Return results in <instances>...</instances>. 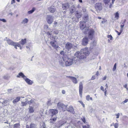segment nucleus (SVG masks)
I'll list each match as a JSON object with an SVG mask.
<instances>
[{
    "label": "nucleus",
    "instance_id": "1",
    "mask_svg": "<svg viewBox=\"0 0 128 128\" xmlns=\"http://www.w3.org/2000/svg\"><path fill=\"white\" fill-rule=\"evenodd\" d=\"M62 59L64 62L66 66H69L72 65L74 63L76 64L78 62V59L74 57L71 58H68L67 56H66L62 57Z\"/></svg>",
    "mask_w": 128,
    "mask_h": 128
},
{
    "label": "nucleus",
    "instance_id": "2",
    "mask_svg": "<svg viewBox=\"0 0 128 128\" xmlns=\"http://www.w3.org/2000/svg\"><path fill=\"white\" fill-rule=\"evenodd\" d=\"M28 104H29V107L28 108L29 112L30 113L33 112L34 111L33 108L37 107V104L35 102L34 100L33 99H32L30 101H28Z\"/></svg>",
    "mask_w": 128,
    "mask_h": 128
},
{
    "label": "nucleus",
    "instance_id": "3",
    "mask_svg": "<svg viewBox=\"0 0 128 128\" xmlns=\"http://www.w3.org/2000/svg\"><path fill=\"white\" fill-rule=\"evenodd\" d=\"M83 31L85 34H87L88 31V36L89 38L91 40L92 39L94 33V30L92 29L88 30V28L87 27Z\"/></svg>",
    "mask_w": 128,
    "mask_h": 128
},
{
    "label": "nucleus",
    "instance_id": "4",
    "mask_svg": "<svg viewBox=\"0 0 128 128\" xmlns=\"http://www.w3.org/2000/svg\"><path fill=\"white\" fill-rule=\"evenodd\" d=\"M6 42L9 45L11 46H13L16 49H17V46L19 47L20 49H22V47L20 44L18 43L14 42L12 40L8 38V40H6Z\"/></svg>",
    "mask_w": 128,
    "mask_h": 128
},
{
    "label": "nucleus",
    "instance_id": "5",
    "mask_svg": "<svg viewBox=\"0 0 128 128\" xmlns=\"http://www.w3.org/2000/svg\"><path fill=\"white\" fill-rule=\"evenodd\" d=\"M94 7L96 10L98 12L101 10L102 8V4L100 3H96L94 5Z\"/></svg>",
    "mask_w": 128,
    "mask_h": 128
},
{
    "label": "nucleus",
    "instance_id": "6",
    "mask_svg": "<svg viewBox=\"0 0 128 128\" xmlns=\"http://www.w3.org/2000/svg\"><path fill=\"white\" fill-rule=\"evenodd\" d=\"M67 106L64 104L59 102L58 104L57 107L60 109H62L63 111H65L66 108Z\"/></svg>",
    "mask_w": 128,
    "mask_h": 128
},
{
    "label": "nucleus",
    "instance_id": "7",
    "mask_svg": "<svg viewBox=\"0 0 128 128\" xmlns=\"http://www.w3.org/2000/svg\"><path fill=\"white\" fill-rule=\"evenodd\" d=\"M54 17L50 15H47L46 16V20L47 22L51 24L52 22Z\"/></svg>",
    "mask_w": 128,
    "mask_h": 128
},
{
    "label": "nucleus",
    "instance_id": "8",
    "mask_svg": "<svg viewBox=\"0 0 128 128\" xmlns=\"http://www.w3.org/2000/svg\"><path fill=\"white\" fill-rule=\"evenodd\" d=\"M81 52L85 55L86 56H88L89 54V52L88 50V49L87 48H86L84 49H82L81 50Z\"/></svg>",
    "mask_w": 128,
    "mask_h": 128
},
{
    "label": "nucleus",
    "instance_id": "9",
    "mask_svg": "<svg viewBox=\"0 0 128 128\" xmlns=\"http://www.w3.org/2000/svg\"><path fill=\"white\" fill-rule=\"evenodd\" d=\"M83 88V84L82 82H80L79 83V91L80 96V97H82V91Z\"/></svg>",
    "mask_w": 128,
    "mask_h": 128
},
{
    "label": "nucleus",
    "instance_id": "10",
    "mask_svg": "<svg viewBox=\"0 0 128 128\" xmlns=\"http://www.w3.org/2000/svg\"><path fill=\"white\" fill-rule=\"evenodd\" d=\"M86 22H80V27L81 30H85L86 27Z\"/></svg>",
    "mask_w": 128,
    "mask_h": 128
},
{
    "label": "nucleus",
    "instance_id": "11",
    "mask_svg": "<svg viewBox=\"0 0 128 128\" xmlns=\"http://www.w3.org/2000/svg\"><path fill=\"white\" fill-rule=\"evenodd\" d=\"M68 77L71 80L74 84H76L78 83V82L76 78L72 76H68Z\"/></svg>",
    "mask_w": 128,
    "mask_h": 128
},
{
    "label": "nucleus",
    "instance_id": "12",
    "mask_svg": "<svg viewBox=\"0 0 128 128\" xmlns=\"http://www.w3.org/2000/svg\"><path fill=\"white\" fill-rule=\"evenodd\" d=\"M88 42V38L85 37L83 38L82 41V44L83 45L85 46L87 44Z\"/></svg>",
    "mask_w": 128,
    "mask_h": 128
},
{
    "label": "nucleus",
    "instance_id": "13",
    "mask_svg": "<svg viewBox=\"0 0 128 128\" xmlns=\"http://www.w3.org/2000/svg\"><path fill=\"white\" fill-rule=\"evenodd\" d=\"M50 112L53 116L55 115L58 113V111L56 109H51L50 110Z\"/></svg>",
    "mask_w": 128,
    "mask_h": 128
},
{
    "label": "nucleus",
    "instance_id": "14",
    "mask_svg": "<svg viewBox=\"0 0 128 128\" xmlns=\"http://www.w3.org/2000/svg\"><path fill=\"white\" fill-rule=\"evenodd\" d=\"M72 47V44L70 42H68L65 46V48L67 50H69Z\"/></svg>",
    "mask_w": 128,
    "mask_h": 128
},
{
    "label": "nucleus",
    "instance_id": "15",
    "mask_svg": "<svg viewBox=\"0 0 128 128\" xmlns=\"http://www.w3.org/2000/svg\"><path fill=\"white\" fill-rule=\"evenodd\" d=\"M62 8L64 10L68 9L69 7V4L68 3L63 4L62 5Z\"/></svg>",
    "mask_w": 128,
    "mask_h": 128
},
{
    "label": "nucleus",
    "instance_id": "16",
    "mask_svg": "<svg viewBox=\"0 0 128 128\" xmlns=\"http://www.w3.org/2000/svg\"><path fill=\"white\" fill-rule=\"evenodd\" d=\"M26 82L29 85H32L33 83V82L30 80L29 78H27L26 77L24 79Z\"/></svg>",
    "mask_w": 128,
    "mask_h": 128
},
{
    "label": "nucleus",
    "instance_id": "17",
    "mask_svg": "<svg viewBox=\"0 0 128 128\" xmlns=\"http://www.w3.org/2000/svg\"><path fill=\"white\" fill-rule=\"evenodd\" d=\"M17 77L18 78H20V77L23 78L24 79L26 77V76H25L24 74L22 72H20L18 74L17 76Z\"/></svg>",
    "mask_w": 128,
    "mask_h": 128
},
{
    "label": "nucleus",
    "instance_id": "18",
    "mask_svg": "<svg viewBox=\"0 0 128 128\" xmlns=\"http://www.w3.org/2000/svg\"><path fill=\"white\" fill-rule=\"evenodd\" d=\"M81 54H82V53L80 52H76L75 54V56L77 57V58H76L78 59V62L79 61L78 58L80 57Z\"/></svg>",
    "mask_w": 128,
    "mask_h": 128
},
{
    "label": "nucleus",
    "instance_id": "19",
    "mask_svg": "<svg viewBox=\"0 0 128 128\" xmlns=\"http://www.w3.org/2000/svg\"><path fill=\"white\" fill-rule=\"evenodd\" d=\"M82 15V14L81 12H79L78 11L76 12L75 15L77 18H80L81 16Z\"/></svg>",
    "mask_w": 128,
    "mask_h": 128
},
{
    "label": "nucleus",
    "instance_id": "20",
    "mask_svg": "<svg viewBox=\"0 0 128 128\" xmlns=\"http://www.w3.org/2000/svg\"><path fill=\"white\" fill-rule=\"evenodd\" d=\"M28 101H30L28 100V98H27L26 99V101L25 102H22V106H26L27 104H28Z\"/></svg>",
    "mask_w": 128,
    "mask_h": 128
},
{
    "label": "nucleus",
    "instance_id": "21",
    "mask_svg": "<svg viewBox=\"0 0 128 128\" xmlns=\"http://www.w3.org/2000/svg\"><path fill=\"white\" fill-rule=\"evenodd\" d=\"M48 10L50 12L53 13L56 10L54 6H51L48 8Z\"/></svg>",
    "mask_w": 128,
    "mask_h": 128
},
{
    "label": "nucleus",
    "instance_id": "22",
    "mask_svg": "<svg viewBox=\"0 0 128 128\" xmlns=\"http://www.w3.org/2000/svg\"><path fill=\"white\" fill-rule=\"evenodd\" d=\"M55 42L54 41H52L51 42L50 44L51 46L54 48H57L58 46L55 44Z\"/></svg>",
    "mask_w": 128,
    "mask_h": 128
},
{
    "label": "nucleus",
    "instance_id": "23",
    "mask_svg": "<svg viewBox=\"0 0 128 128\" xmlns=\"http://www.w3.org/2000/svg\"><path fill=\"white\" fill-rule=\"evenodd\" d=\"M20 97H18L14 99L12 101V102L14 104H16L17 102H19L20 99Z\"/></svg>",
    "mask_w": 128,
    "mask_h": 128
},
{
    "label": "nucleus",
    "instance_id": "24",
    "mask_svg": "<svg viewBox=\"0 0 128 128\" xmlns=\"http://www.w3.org/2000/svg\"><path fill=\"white\" fill-rule=\"evenodd\" d=\"M67 110L70 112L73 113L74 112V109L72 106H70L67 109Z\"/></svg>",
    "mask_w": 128,
    "mask_h": 128
},
{
    "label": "nucleus",
    "instance_id": "25",
    "mask_svg": "<svg viewBox=\"0 0 128 128\" xmlns=\"http://www.w3.org/2000/svg\"><path fill=\"white\" fill-rule=\"evenodd\" d=\"M53 116H52V117L51 119L50 120V122H51L53 123L54 122H55V121L56 120L57 117L56 116L55 117H53Z\"/></svg>",
    "mask_w": 128,
    "mask_h": 128
},
{
    "label": "nucleus",
    "instance_id": "26",
    "mask_svg": "<svg viewBox=\"0 0 128 128\" xmlns=\"http://www.w3.org/2000/svg\"><path fill=\"white\" fill-rule=\"evenodd\" d=\"M28 22V20L27 18L24 19L22 21L21 23L22 24H26Z\"/></svg>",
    "mask_w": 128,
    "mask_h": 128
},
{
    "label": "nucleus",
    "instance_id": "27",
    "mask_svg": "<svg viewBox=\"0 0 128 128\" xmlns=\"http://www.w3.org/2000/svg\"><path fill=\"white\" fill-rule=\"evenodd\" d=\"M62 58L60 59L59 60V62L60 64L62 66H64V62L62 60Z\"/></svg>",
    "mask_w": 128,
    "mask_h": 128
},
{
    "label": "nucleus",
    "instance_id": "28",
    "mask_svg": "<svg viewBox=\"0 0 128 128\" xmlns=\"http://www.w3.org/2000/svg\"><path fill=\"white\" fill-rule=\"evenodd\" d=\"M76 10L74 6H72L70 10V12L72 13H73Z\"/></svg>",
    "mask_w": 128,
    "mask_h": 128
},
{
    "label": "nucleus",
    "instance_id": "29",
    "mask_svg": "<svg viewBox=\"0 0 128 128\" xmlns=\"http://www.w3.org/2000/svg\"><path fill=\"white\" fill-rule=\"evenodd\" d=\"M26 39H24V40H22L20 42V43L22 44L23 45L26 42Z\"/></svg>",
    "mask_w": 128,
    "mask_h": 128
},
{
    "label": "nucleus",
    "instance_id": "30",
    "mask_svg": "<svg viewBox=\"0 0 128 128\" xmlns=\"http://www.w3.org/2000/svg\"><path fill=\"white\" fill-rule=\"evenodd\" d=\"M125 21H126V20H125L124 22L122 23V24L120 25V27L121 28V29H120V30H121V32H122V31L123 30V28L124 25V23L125 22Z\"/></svg>",
    "mask_w": 128,
    "mask_h": 128
},
{
    "label": "nucleus",
    "instance_id": "31",
    "mask_svg": "<svg viewBox=\"0 0 128 128\" xmlns=\"http://www.w3.org/2000/svg\"><path fill=\"white\" fill-rule=\"evenodd\" d=\"M86 98L87 100L89 101L90 100H92V97H90V96L89 95H88L86 96Z\"/></svg>",
    "mask_w": 128,
    "mask_h": 128
},
{
    "label": "nucleus",
    "instance_id": "32",
    "mask_svg": "<svg viewBox=\"0 0 128 128\" xmlns=\"http://www.w3.org/2000/svg\"><path fill=\"white\" fill-rule=\"evenodd\" d=\"M35 8H33L32 10L28 11V14H30L32 13L35 10Z\"/></svg>",
    "mask_w": 128,
    "mask_h": 128
},
{
    "label": "nucleus",
    "instance_id": "33",
    "mask_svg": "<svg viewBox=\"0 0 128 128\" xmlns=\"http://www.w3.org/2000/svg\"><path fill=\"white\" fill-rule=\"evenodd\" d=\"M115 17L118 20L119 18V14L118 12H116L115 14Z\"/></svg>",
    "mask_w": 128,
    "mask_h": 128
},
{
    "label": "nucleus",
    "instance_id": "34",
    "mask_svg": "<svg viewBox=\"0 0 128 128\" xmlns=\"http://www.w3.org/2000/svg\"><path fill=\"white\" fill-rule=\"evenodd\" d=\"M20 126V124H16L14 125V128H19Z\"/></svg>",
    "mask_w": 128,
    "mask_h": 128
},
{
    "label": "nucleus",
    "instance_id": "35",
    "mask_svg": "<svg viewBox=\"0 0 128 128\" xmlns=\"http://www.w3.org/2000/svg\"><path fill=\"white\" fill-rule=\"evenodd\" d=\"M85 58V56H84V54L82 53V54H81L80 56L79 57V58H78V59H82Z\"/></svg>",
    "mask_w": 128,
    "mask_h": 128
},
{
    "label": "nucleus",
    "instance_id": "36",
    "mask_svg": "<svg viewBox=\"0 0 128 128\" xmlns=\"http://www.w3.org/2000/svg\"><path fill=\"white\" fill-rule=\"evenodd\" d=\"M60 54L61 55H63V56L62 57H64L66 56H67L65 54L64 51L63 50H62L60 52Z\"/></svg>",
    "mask_w": 128,
    "mask_h": 128
},
{
    "label": "nucleus",
    "instance_id": "37",
    "mask_svg": "<svg viewBox=\"0 0 128 128\" xmlns=\"http://www.w3.org/2000/svg\"><path fill=\"white\" fill-rule=\"evenodd\" d=\"M112 124H114L113 125L114 126L115 128H118V123H116L114 124L113 123Z\"/></svg>",
    "mask_w": 128,
    "mask_h": 128
},
{
    "label": "nucleus",
    "instance_id": "38",
    "mask_svg": "<svg viewBox=\"0 0 128 128\" xmlns=\"http://www.w3.org/2000/svg\"><path fill=\"white\" fill-rule=\"evenodd\" d=\"M110 0H104V3L106 4H108L110 2Z\"/></svg>",
    "mask_w": 128,
    "mask_h": 128
},
{
    "label": "nucleus",
    "instance_id": "39",
    "mask_svg": "<svg viewBox=\"0 0 128 128\" xmlns=\"http://www.w3.org/2000/svg\"><path fill=\"white\" fill-rule=\"evenodd\" d=\"M116 63H115L114 66L113 68L112 69V70L113 71H115L116 69Z\"/></svg>",
    "mask_w": 128,
    "mask_h": 128
},
{
    "label": "nucleus",
    "instance_id": "40",
    "mask_svg": "<svg viewBox=\"0 0 128 128\" xmlns=\"http://www.w3.org/2000/svg\"><path fill=\"white\" fill-rule=\"evenodd\" d=\"M30 128H35V125L34 124H31L30 125Z\"/></svg>",
    "mask_w": 128,
    "mask_h": 128
},
{
    "label": "nucleus",
    "instance_id": "41",
    "mask_svg": "<svg viewBox=\"0 0 128 128\" xmlns=\"http://www.w3.org/2000/svg\"><path fill=\"white\" fill-rule=\"evenodd\" d=\"M41 128H46V126L44 122L42 123V125Z\"/></svg>",
    "mask_w": 128,
    "mask_h": 128
},
{
    "label": "nucleus",
    "instance_id": "42",
    "mask_svg": "<svg viewBox=\"0 0 128 128\" xmlns=\"http://www.w3.org/2000/svg\"><path fill=\"white\" fill-rule=\"evenodd\" d=\"M128 102V99H126L124 102H122L121 104H124V103L127 102Z\"/></svg>",
    "mask_w": 128,
    "mask_h": 128
},
{
    "label": "nucleus",
    "instance_id": "43",
    "mask_svg": "<svg viewBox=\"0 0 128 128\" xmlns=\"http://www.w3.org/2000/svg\"><path fill=\"white\" fill-rule=\"evenodd\" d=\"M0 21H2L4 22H6V20L4 18L0 19Z\"/></svg>",
    "mask_w": 128,
    "mask_h": 128
},
{
    "label": "nucleus",
    "instance_id": "44",
    "mask_svg": "<svg viewBox=\"0 0 128 128\" xmlns=\"http://www.w3.org/2000/svg\"><path fill=\"white\" fill-rule=\"evenodd\" d=\"M90 126L89 125H87V126H83V128H90Z\"/></svg>",
    "mask_w": 128,
    "mask_h": 128
},
{
    "label": "nucleus",
    "instance_id": "45",
    "mask_svg": "<svg viewBox=\"0 0 128 128\" xmlns=\"http://www.w3.org/2000/svg\"><path fill=\"white\" fill-rule=\"evenodd\" d=\"M96 44V42H94L93 43H91V46H95Z\"/></svg>",
    "mask_w": 128,
    "mask_h": 128
},
{
    "label": "nucleus",
    "instance_id": "46",
    "mask_svg": "<svg viewBox=\"0 0 128 128\" xmlns=\"http://www.w3.org/2000/svg\"><path fill=\"white\" fill-rule=\"evenodd\" d=\"M108 37L111 40H112V37L111 35H108Z\"/></svg>",
    "mask_w": 128,
    "mask_h": 128
},
{
    "label": "nucleus",
    "instance_id": "47",
    "mask_svg": "<svg viewBox=\"0 0 128 128\" xmlns=\"http://www.w3.org/2000/svg\"><path fill=\"white\" fill-rule=\"evenodd\" d=\"M120 115V114L119 113L115 114V116H116V118H119Z\"/></svg>",
    "mask_w": 128,
    "mask_h": 128
},
{
    "label": "nucleus",
    "instance_id": "48",
    "mask_svg": "<svg viewBox=\"0 0 128 128\" xmlns=\"http://www.w3.org/2000/svg\"><path fill=\"white\" fill-rule=\"evenodd\" d=\"M116 32L118 33V36H119L122 33V32H121V30H120V32H119L118 31L116 30Z\"/></svg>",
    "mask_w": 128,
    "mask_h": 128
},
{
    "label": "nucleus",
    "instance_id": "49",
    "mask_svg": "<svg viewBox=\"0 0 128 128\" xmlns=\"http://www.w3.org/2000/svg\"><path fill=\"white\" fill-rule=\"evenodd\" d=\"M82 120L84 123H85L86 122V120L85 118L84 117H83L82 118Z\"/></svg>",
    "mask_w": 128,
    "mask_h": 128
},
{
    "label": "nucleus",
    "instance_id": "50",
    "mask_svg": "<svg viewBox=\"0 0 128 128\" xmlns=\"http://www.w3.org/2000/svg\"><path fill=\"white\" fill-rule=\"evenodd\" d=\"M79 102H80L81 103L82 105L84 107V104L83 102H82L81 101H79Z\"/></svg>",
    "mask_w": 128,
    "mask_h": 128
},
{
    "label": "nucleus",
    "instance_id": "51",
    "mask_svg": "<svg viewBox=\"0 0 128 128\" xmlns=\"http://www.w3.org/2000/svg\"><path fill=\"white\" fill-rule=\"evenodd\" d=\"M84 19V20L85 21L87 20L88 19V16H85Z\"/></svg>",
    "mask_w": 128,
    "mask_h": 128
},
{
    "label": "nucleus",
    "instance_id": "52",
    "mask_svg": "<svg viewBox=\"0 0 128 128\" xmlns=\"http://www.w3.org/2000/svg\"><path fill=\"white\" fill-rule=\"evenodd\" d=\"M58 26V23L56 22H54V26L56 27Z\"/></svg>",
    "mask_w": 128,
    "mask_h": 128
},
{
    "label": "nucleus",
    "instance_id": "53",
    "mask_svg": "<svg viewBox=\"0 0 128 128\" xmlns=\"http://www.w3.org/2000/svg\"><path fill=\"white\" fill-rule=\"evenodd\" d=\"M54 33L56 34H58L59 33V32L58 30H54Z\"/></svg>",
    "mask_w": 128,
    "mask_h": 128
},
{
    "label": "nucleus",
    "instance_id": "54",
    "mask_svg": "<svg viewBox=\"0 0 128 128\" xmlns=\"http://www.w3.org/2000/svg\"><path fill=\"white\" fill-rule=\"evenodd\" d=\"M95 79V76H93L92 78H91V80H93Z\"/></svg>",
    "mask_w": 128,
    "mask_h": 128
},
{
    "label": "nucleus",
    "instance_id": "55",
    "mask_svg": "<svg viewBox=\"0 0 128 128\" xmlns=\"http://www.w3.org/2000/svg\"><path fill=\"white\" fill-rule=\"evenodd\" d=\"M15 2V0H12L11 4H12Z\"/></svg>",
    "mask_w": 128,
    "mask_h": 128
},
{
    "label": "nucleus",
    "instance_id": "56",
    "mask_svg": "<svg viewBox=\"0 0 128 128\" xmlns=\"http://www.w3.org/2000/svg\"><path fill=\"white\" fill-rule=\"evenodd\" d=\"M100 89L101 90H102L103 91H104V88L103 86H101L100 87Z\"/></svg>",
    "mask_w": 128,
    "mask_h": 128
},
{
    "label": "nucleus",
    "instance_id": "57",
    "mask_svg": "<svg viewBox=\"0 0 128 128\" xmlns=\"http://www.w3.org/2000/svg\"><path fill=\"white\" fill-rule=\"evenodd\" d=\"M107 78L106 76H105L104 77L102 78L103 80H106Z\"/></svg>",
    "mask_w": 128,
    "mask_h": 128
},
{
    "label": "nucleus",
    "instance_id": "58",
    "mask_svg": "<svg viewBox=\"0 0 128 128\" xmlns=\"http://www.w3.org/2000/svg\"><path fill=\"white\" fill-rule=\"evenodd\" d=\"M127 85H128L127 84H126L125 85H124V88H126L127 87Z\"/></svg>",
    "mask_w": 128,
    "mask_h": 128
},
{
    "label": "nucleus",
    "instance_id": "59",
    "mask_svg": "<svg viewBox=\"0 0 128 128\" xmlns=\"http://www.w3.org/2000/svg\"><path fill=\"white\" fill-rule=\"evenodd\" d=\"M62 94H65V93H66V92H65V91L64 90H63L62 91Z\"/></svg>",
    "mask_w": 128,
    "mask_h": 128
},
{
    "label": "nucleus",
    "instance_id": "60",
    "mask_svg": "<svg viewBox=\"0 0 128 128\" xmlns=\"http://www.w3.org/2000/svg\"><path fill=\"white\" fill-rule=\"evenodd\" d=\"M8 40V39H7V38L6 37L4 40V41H6V40Z\"/></svg>",
    "mask_w": 128,
    "mask_h": 128
},
{
    "label": "nucleus",
    "instance_id": "61",
    "mask_svg": "<svg viewBox=\"0 0 128 128\" xmlns=\"http://www.w3.org/2000/svg\"><path fill=\"white\" fill-rule=\"evenodd\" d=\"M90 111L92 113V112L93 111V110L92 108L91 109H90Z\"/></svg>",
    "mask_w": 128,
    "mask_h": 128
},
{
    "label": "nucleus",
    "instance_id": "62",
    "mask_svg": "<svg viewBox=\"0 0 128 128\" xmlns=\"http://www.w3.org/2000/svg\"><path fill=\"white\" fill-rule=\"evenodd\" d=\"M112 4H110V5L109 6V8H111V7H112Z\"/></svg>",
    "mask_w": 128,
    "mask_h": 128
},
{
    "label": "nucleus",
    "instance_id": "63",
    "mask_svg": "<svg viewBox=\"0 0 128 128\" xmlns=\"http://www.w3.org/2000/svg\"><path fill=\"white\" fill-rule=\"evenodd\" d=\"M99 72L98 71H97L96 72V75L97 76H98V74Z\"/></svg>",
    "mask_w": 128,
    "mask_h": 128
},
{
    "label": "nucleus",
    "instance_id": "64",
    "mask_svg": "<svg viewBox=\"0 0 128 128\" xmlns=\"http://www.w3.org/2000/svg\"><path fill=\"white\" fill-rule=\"evenodd\" d=\"M48 106L50 105L51 104H50V102H48Z\"/></svg>",
    "mask_w": 128,
    "mask_h": 128
}]
</instances>
